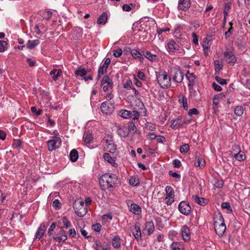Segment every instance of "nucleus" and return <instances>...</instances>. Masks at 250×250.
Listing matches in <instances>:
<instances>
[{"instance_id":"1","label":"nucleus","mask_w":250,"mask_h":250,"mask_svg":"<svg viewBox=\"0 0 250 250\" xmlns=\"http://www.w3.org/2000/svg\"><path fill=\"white\" fill-rule=\"evenodd\" d=\"M118 177L115 174L105 173L99 179V184L103 188L113 187L114 185L117 183Z\"/></svg>"},{"instance_id":"2","label":"nucleus","mask_w":250,"mask_h":250,"mask_svg":"<svg viewBox=\"0 0 250 250\" xmlns=\"http://www.w3.org/2000/svg\"><path fill=\"white\" fill-rule=\"evenodd\" d=\"M213 219L215 232L219 237H222L226 230V225L222 214L220 212L215 214Z\"/></svg>"},{"instance_id":"3","label":"nucleus","mask_w":250,"mask_h":250,"mask_svg":"<svg viewBox=\"0 0 250 250\" xmlns=\"http://www.w3.org/2000/svg\"><path fill=\"white\" fill-rule=\"evenodd\" d=\"M157 82L163 88H167L171 85V78L165 71L156 73Z\"/></svg>"},{"instance_id":"4","label":"nucleus","mask_w":250,"mask_h":250,"mask_svg":"<svg viewBox=\"0 0 250 250\" xmlns=\"http://www.w3.org/2000/svg\"><path fill=\"white\" fill-rule=\"evenodd\" d=\"M73 208L78 216L83 217L87 212V208L84 205V202L80 200H75L73 203Z\"/></svg>"},{"instance_id":"5","label":"nucleus","mask_w":250,"mask_h":250,"mask_svg":"<svg viewBox=\"0 0 250 250\" xmlns=\"http://www.w3.org/2000/svg\"><path fill=\"white\" fill-rule=\"evenodd\" d=\"M119 115L125 119H130L132 118V121H138L140 116L138 111L133 110L132 111L125 109H122L119 111Z\"/></svg>"},{"instance_id":"6","label":"nucleus","mask_w":250,"mask_h":250,"mask_svg":"<svg viewBox=\"0 0 250 250\" xmlns=\"http://www.w3.org/2000/svg\"><path fill=\"white\" fill-rule=\"evenodd\" d=\"M190 123L189 120H187L185 118L179 116L177 119L174 120L171 124L170 127L174 129H177L186 124Z\"/></svg>"},{"instance_id":"7","label":"nucleus","mask_w":250,"mask_h":250,"mask_svg":"<svg viewBox=\"0 0 250 250\" xmlns=\"http://www.w3.org/2000/svg\"><path fill=\"white\" fill-rule=\"evenodd\" d=\"M62 141L59 137H53V139L47 142L48 150L52 151L59 148L61 144Z\"/></svg>"},{"instance_id":"8","label":"nucleus","mask_w":250,"mask_h":250,"mask_svg":"<svg viewBox=\"0 0 250 250\" xmlns=\"http://www.w3.org/2000/svg\"><path fill=\"white\" fill-rule=\"evenodd\" d=\"M178 209L183 214L188 215L191 211V208L189 203L187 201H183L180 203L178 205Z\"/></svg>"},{"instance_id":"9","label":"nucleus","mask_w":250,"mask_h":250,"mask_svg":"<svg viewBox=\"0 0 250 250\" xmlns=\"http://www.w3.org/2000/svg\"><path fill=\"white\" fill-rule=\"evenodd\" d=\"M101 109L103 113L110 114L114 110V104L107 101L104 102L101 105Z\"/></svg>"},{"instance_id":"10","label":"nucleus","mask_w":250,"mask_h":250,"mask_svg":"<svg viewBox=\"0 0 250 250\" xmlns=\"http://www.w3.org/2000/svg\"><path fill=\"white\" fill-rule=\"evenodd\" d=\"M224 58L225 61L231 65H233L236 61V57L231 51L224 52Z\"/></svg>"},{"instance_id":"11","label":"nucleus","mask_w":250,"mask_h":250,"mask_svg":"<svg viewBox=\"0 0 250 250\" xmlns=\"http://www.w3.org/2000/svg\"><path fill=\"white\" fill-rule=\"evenodd\" d=\"M180 49H182L173 40L168 42L167 43V50L169 52L178 54L181 53Z\"/></svg>"},{"instance_id":"12","label":"nucleus","mask_w":250,"mask_h":250,"mask_svg":"<svg viewBox=\"0 0 250 250\" xmlns=\"http://www.w3.org/2000/svg\"><path fill=\"white\" fill-rule=\"evenodd\" d=\"M184 76V73L179 68H176L172 78L173 81L176 83H181L183 80Z\"/></svg>"},{"instance_id":"13","label":"nucleus","mask_w":250,"mask_h":250,"mask_svg":"<svg viewBox=\"0 0 250 250\" xmlns=\"http://www.w3.org/2000/svg\"><path fill=\"white\" fill-rule=\"evenodd\" d=\"M182 236L185 242H188L190 239V232L189 229L186 225H184L181 229Z\"/></svg>"},{"instance_id":"14","label":"nucleus","mask_w":250,"mask_h":250,"mask_svg":"<svg viewBox=\"0 0 250 250\" xmlns=\"http://www.w3.org/2000/svg\"><path fill=\"white\" fill-rule=\"evenodd\" d=\"M190 0H179L178 9L179 10L186 11L190 6Z\"/></svg>"},{"instance_id":"15","label":"nucleus","mask_w":250,"mask_h":250,"mask_svg":"<svg viewBox=\"0 0 250 250\" xmlns=\"http://www.w3.org/2000/svg\"><path fill=\"white\" fill-rule=\"evenodd\" d=\"M105 145L107 150L110 153H114L116 150V145L115 144L111 137L105 140Z\"/></svg>"},{"instance_id":"16","label":"nucleus","mask_w":250,"mask_h":250,"mask_svg":"<svg viewBox=\"0 0 250 250\" xmlns=\"http://www.w3.org/2000/svg\"><path fill=\"white\" fill-rule=\"evenodd\" d=\"M127 205L129 208V211L133 214L138 215L141 213L142 209L139 205L132 203L129 204V202L127 203Z\"/></svg>"},{"instance_id":"17","label":"nucleus","mask_w":250,"mask_h":250,"mask_svg":"<svg viewBox=\"0 0 250 250\" xmlns=\"http://www.w3.org/2000/svg\"><path fill=\"white\" fill-rule=\"evenodd\" d=\"M103 158L105 161L110 164L112 166L114 167H118V165L116 163V157H112L109 153H104L103 155Z\"/></svg>"},{"instance_id":"18","label":"nucleus","mask_w":250,"mask_h":250,"mask_svg":"<svg viewBox=\"0 0 250 250\" xmlns=\"http://www.w3.org/2000/svg\"><path fill=\"white\" fill-rule=\"evenodd\" d=\"M52 237L54 240L58 243L65 242L67 239V235H66L65 232H64V233H54Z\"/></svg>"},{"instance_id":"19","label":"nucleus","mask_w":250,"mask_h":250,"mask_svg":"<svg viewBox=\"0 0 250 250\" xmlns=\"http://www.w3.org/2000/svg\"><path fill=\"white\" fill-rule=\"evenodd\" d=\"M46 229V226L45 224L43 223H42L40 226L38 228L36 234V239L40 240L41 237L43 235Z\"/></svg>"},{"instance_id":"20","label":"nucleus","mask_w":250,"mask_h":250,"mask_svg":"<svg viewBox=\"0 0 250 250\" xmlns=\"http://www.w3.org/2000/svg\"><path fill=\"white\" fill-rule=\"evenodd\" d=\"M186 76L188 81V86L189 89V90H192V87L195 83V76L194 75L193 73H190L189 71H188L186 74Z\"/></svg>"},{"instance_id":"21","label":"nucleus","mask_w":250,"mask_h":250,"mask_svg":"<svg viewBox=\"0 0 250 250\" xmlns=\"http://www.w3.org/2000/svg\"><path fill=\"white\" fill-rule=\"evenodd\" d=\"M143 55L152 62H156L158 60V57L156 55L151 54L149 51L144 50L142 51Z\"/></svg>"},{"instance_id":"22","label":"nucleus","mask_w":250,"mask_h":250,"mask_svg":"<svg viewBox=\"0 0 250 250\" xmlns=\"http://www.w3.org/2000/svg\"><path fill=\"white\" fill-rule=\"evenodd\" d=\"M134 231H133L132 233L135 239L139 241L141 240L142 239L141 237V232L140 229L139 224L138 223L135 224L134 226Z\"/></svg>"},{"instance_id":"23","label":"nucleus","mask_w":250,"mask_h":250,"mask_svg":"<svg viewBox=\"0 0 250 250\" xmlns=\"http://www.w3.org/2000/svg\"><path fill=\"white\" fill-rule=\"evenodd\" d=\"M234 147L238 151V153H236L233 154L234 158L238 161L243 160L245 159L246 156L244 153L241 151L240 147L237 145H235Z\"/></svg>"},{"instance_id":"24","label":"nucleus","mask_w":250,"mask_h":250,"mask_svg":"<svg viewBox=\"0 0 250 250\" xmlns=\"http://www.w3.org/2000/svg\"><path fill=\"white\" fill-rule=\"evenodd\" d=\"M154 225L152 221L147 222L145 224V229L147 230L148 235L152 234L154 230Z\"/></svg>"},{"instance_id":"25","label":"nucleus","mask_w":250,"mask_h":250,"mask_svg":"<svg viewBox=\"0 0 250 250\" xmlns=\"http://www.w3.org/2000/svg\"><path fill=\"white\" fill-rule=\"evenodd\" d=\"M122 240L118 235H115L112 241V245L115 248H119L121 246Z\"/></svg>"},{"instance_id":"26","label":"nucleus","mask_w":250,"mask_h":250,"mask_svg":"<svg viewBox=\"0 0 250 250\" xmlns=\"http://www.w3.org/2000/svg\"><path fill=\"white\" fill-rule=\"evenodd\" d=\"M40 42L39 40H35L33 41L29 40L26 43V47L28 49H32L34 48L37 45L39 44Z\"/></svg>"},{"instance_id":"27","label":"nucleus","mask_w":250,"mask_h":250,"mask_svg":"<svg viewBox=\"0 0 250 250\" xmlns=\"http://www.w3.org/2000/svg\"><path fill=\"white\" fill-rule=\"evenodd\" d=\"M107 20V14L106 13H103L99 16L97 21L98 24H104Z\"/></svg>"},{"instance_id":"28","label":"nucleus","mask_w":250,"mask_h":250,"mask_svg":"<svg viewBox=\"0 0 250 250\" xmlns=\"http://www.w3.org/2000/svg\"><path fill=\"white\" fill-rule=\"evenodd\" d=\"M130 52L134 59H139L140 61L142 62V60L144 59V58L142 57L143 54H142V53L136 49H132L130 51Z\"/></svg>"},{"instance_id":"29","label":"nucleus","mask_w":250,"mask_h":250,"mask_svg":"<svg viewBox=\"0 0 250 250\" xmlns=\"http://www.w3.org/2000/svg\"><path fill=\"white\" fill-rule=\"evenodd\" d=\"M69 158L72 162H76L79 158L78 151L75 149H72L70 152Z\"/></svg>"},{"instance_id":"30","label":"nucleus","mask_w":250,"mask_h":250,"mask_svg":"<svg viewBox=\"0 0 250 250\" xmlns=\"http://www.w3.org/2000/svg\"><path fill=\"white\" fill-rule=\"evenodd\" d=\"M104 84H108L110 86H113V82L107 75L104 76L101 81V85H104Z\"/></svg>"},{"instance_id":"31","label":"nucleus","mask_w":250,"mask_h":250,"mask_svg":"<svg viewBox=\"0 0 250 250\" xmlns=\"http://www.w3.org/2000/svg\"><path fill=\"white\" fill-rule=\"evenodd\" d=\"M87 74V70L86 69L82 66H80L75 71V74L76 76H80L81 77H83Z\"/></svg>"},{"instance_id":"32","label":"nucleus","mask_w":250,"mask_h":250,"mask_svg":"<svg viewBox=\"0 0 250 250\" xmlns=\"http://www.w3.org/2000/svg\"><path fill=\"white\" fill-rule=\"evenodd\" d=\"M178 101L179 103L183 104V108L187 110L188 106L187 98L185 96L181 95L179 98Z\"/></svg>"},{"instance_id":"33","label":"nucleus","mask_w":250,"mask_h":250,"mask_svg":"<svg viewBox=\"0 0 250 250\" xmlns=\"http://www.w3.org/2000/svg\"><path fill=\"white\" fill-rule=\"evenodd\" d=\"M166 199H167L168 197H174V192L172 188L170 186H167L166 188Z\"/></svg>"},{"instance_id":"34","label":"nucleus","mask_w":250,"mask_h":250,"mask_svg":"<svg viewBox=\"0 0 250 250\" xmlns=\"http://www.w3.org/2000/svg\"><path fill=\"white\" fill-rule=\"evenodd\" d=\"M62 223L66 229H68L71 227V222L67 219L66 217H62L59 222V224Z\"/></svg>"},{"instance_id":"35","label":"nucleus","mask_w":250,"mask_h":250,"mask_svg":"<svg viewBox=\"0 0 250 250\" xmlns=\"http://www.w3.org/2000/svg\"><path fill=\"white\" fill-rule=\"evenodd\" d=\"M83 139L85 143L90 144L93 140V137L91 134L87 132L84 134Z\"/></svg>"},{"instance_id":"36","label":"nucleus","mask_w":250,"mask_h":250,"mask_svg":"<svg viewBox=\"0 0 250 250\" xmlns=\"http://www.w3.org/2000/svg\"><path fill=\"white\" fill-rule=\"evenodd\" d=\"M172 250H184L183 247L177 242H173L170 246Z\"/></svg>"},{"instance_id":"37","label":"nucleus","mask_w":250,"mask_h":250,"mask_svg":"<svg viewBox=\"0 0 250 250\" xmlns=\"http://www.w3.org/2000/svg\"><path fill=\"white\" fill-rule=\"evenodd\" d=\"M231 4L230 3H225L223 13L224 14V21L226 20V17L228 15V11H229V9L230 8Z\"/></svg>"},{"instance_id":"38","label":"nucleus","mask_w":250,"mask_h":250,"mask_svg":"<svg viewBox=\"0 0 250 250\" xmlns=\"http://www.w3.org/2000/svg\"><path fill=\"white\" fill-rule=\"evenodd\" d=\"M118 134L121 136L125 137L128 135V132L126 131L125 127H120L118 130Z\"/></svg>"},{"instance_id":"39","label":"nucleus","mask_w":250,"mask_h":250,"mask_svg":"<svg viewBox=\"0 0 250 250\" xmlns=\"http://www.w3.org/2000/svg\"><path fill=\"white\" fill-rule=\"evenodd\" d=\"M52 16V12L50 10L44 11L42 13V17L44 19L49 20Z\"/></svg>"},{"instance_id":"40","label":"nucleus","mask_w":250,"mask_h":250,"mask_svg":"<svg viewBox=\"0 0 250 250\" xmlns=\"http://www.w3.org/2000/svg\"><path fill=\"white\" fill-rule=\"evenodd\" d=\"M243 108L242 106H237L234 109V113L238 116H241L243 113Z\"/></svg>"},{"instance_id":"41","label":"nucleus","mask_w":250,"mask_h":250,"mask_svg":"<svg viewBox=\"0 0 250 250\" xmlns=\"http://www.w3.org/2000/svg\"><path fill=\"white\" fill-rule=\"evenodd\" d=\"M129 184L132 186H136L139 183L138 178L135 177H131L129 181Z\"/></svg>"},{"instance_id":"42","label":"nucleus","mask_w":250,"mask_h":250,"mask_svg":"<svg viewBox=\"0 0 250 250\" xmlns=\"http://www.w3.org/2000/svg\"><path fill=\"white\" fill-rule=\"evenodd\" d=\"M135 122L134 121H132L128 126V130L133 133H135L137 131V127L135 125Z\"/></svg>"},{"instance_id":"43","label":"nucleus","mask_w":250,"mask_h":250,"mask_svg":"<svg viewBox=\"0 0 250 250\" xmlns=\"http://www.w3.org/2000/svg\"><path fill=\"white\" fill-rule=\"evenodd\" d=\"M56 226V224L55 223H52L51 225L50 226L47 232V234L49 236H53L54 235L53 231L55 229Z\"/></svg>"},{"instance_id":"44","label":"nucleus","mask_w":250,"mask_h":250,"mask_svg":"<svg viewBox=\"0 0 250 250\" xmlns=\"http://www.w3.org/2000/svg\"><path fill=\"white\" fill-rule=\"evenodd\" d=\"M189 150V146L188 144L182 145L180 149V152L182 153H187Z\"/></svg>"},{"instance_id":"45","label":"nucleus","mask_w":250,"mask_h":250,"mask_svg":"<svg viewBox=\"0 0 250 250\" xmlns=\"http://www.w3.org/2000/svg\"><path fill=\"white\" fill-rule=\"evenodd\" d=\"M215 79L217 82L221 85H224L227 83L226 80L222 79L219 76H216L215 77Z\"/></svg>"},{"instance_id":"46","label":"nucleus","mask_w":250,"mask_h":250,"mask_svg":"<svg viewBox=\"0 0 250 250\" xmlns=\"http://www.w3.org/2000/svg\"><path fill=\"white\" fill-rule=\"evenodd\" d=\"M192 198L195 202L197 203L199 205H202V201H203V198H199L197 195H193Z\"/></svg>"},{"instance_id":"47","label":"nucleus","mask_w":250,"mask_h":250,"mask_svg":"<svg viewBox=\"0 0 250 250\" xmlns=\"http://www.w3.org/2000/svg\"><path fill=\"white\" fill-rule=\"evenodd\" d=\"M7 45V43L6 41H0V52L4 51Z\"/></svg>"},{"instance_id":"48","label":"nucleus","mask_w":250,"mask_h":250,"mask_svg":"<svg viewBox=\"0 0 250 250\" xmlns=\"http://www.w3.org/2000/svg\"><path fill=\"white\" fill-rule=\"evenodd\" d=\"M122 53L123 51L121 48H118L117 50L113 51V55L116 58L120 57L122 55Z\"/></svg>"},{"instance_id":"49","label":"nucleus","mask_w":250,"mask_h":250,"mask_svg":"<svg viewBox=\"0 0 250 250\" xmlns=\"http://www.w3.org/2000/svg\"><path fill=\"white\" fill-rule=\"evenodd\" d=\"M102 226L99 223H96V224L92 226V229L96 232H100Z\"/></svg>"},{"instance_id":"50","label":"nucleus","mask_w":250,"mask_h":250,"mask_svg":"<svg viewBox=\"0 0 250 250\" xmlns=\"http://www.w3.org/2000/svg\"><path fill=\"white\" fill-rule=\"evenodd\" d=\"M62 71L61 69H58V72L53 75L52 79L54 81H56L58 78L62 75Z\"/></svg>"},{"instance_id":"51","label":"nucleus","mask_w":250,"mask_h":250,"mask_svg":"<svg viewBox=\"0 0 250 250\" xmlns=\"http://www.w3.org/2000/svg\"><path fill=\"white\" fill-rule=\"evenodd\" d=\"M215 70H220L223 68V65L220 63L219 61H215L214 62Z\"/></svg>"},{"instance_id":"52","label":"nucleus","mask_w":250,"mask_h":250,"mask_svg":"<svg viewBox=\"0 0 250 250\" xmlns=\"http://www.w3.org/2000/svg\"><path fill=\"white\" fill-rule=\"evenodd\" d=\"M110 62L111 61L109 58H106L104 60V63L103 64H102V66H103V67H104V68H106L107 69L109 64L110 63Z\"/></svg>"},{"instance_id":"53","label":"nucleus","mask_w":250,"mask_h":250,"mask_svg":"<svg viewBox=\"0 0 250 250\" xmlns=\"http://www.w3.org/2000/svg\"><path fill=\"white\" fill-rule=\"evenodd\" d=\"M21 142L20 140H16L13 144V147L15 148L19 149L21 147Z\"/></svg>"},{"instance_id":"54","label":"nucleus","mask_w":250,"mask_h":250,"mask_svg":"<svg viewBox=\"0 0 250 250\" xmlns=\"http://www.w3.org/2000/svg\"><path fill=\"white\" fill-rule=\"evenodd\" d=\"M52 206L56 208H61V203L58 199H55L53 202Z\"/></svg>"},{"instance_id":"55","label":"nucleus","mask_w":250,"mask_h":250,"mask_svg":"<svg viewBox=\"0 0 250 250\" xmlns=\"http://www.w3.org/2000/svg\"><path fill=\"white\" fill-rule=\"evenodd\" d=\"M198 113H199L198 110L196 108H193L189 109L188 114L189 116H192L193 115H197Z\"/></svg>"},{"instance_id":"56","label":"nucleus","mask_w":250,"mask_h":250,"mask_svg":"<svg viewBox=\"0 0 250 250\" xmlns=\"http://www.w3.org/2000/svg\"><path fill=\"white\" fill-rule=\"evenodd\" d=\"M106 70L107 69L106 68H104V67H103V66H102V64H101L98 69V73L100 75H103L106 72Z\"/></svg>"},{"instance_id":"57","label":"nucleus","mask_w":250,"mask_h":250,"mask_svg":"<svg viewBox=\"0 0 250 250\" xmlns=\"http://www.w3.org/2000/svg\"><path fill=\"white\" fill-rule=\"evenodd\" d=\"M122 9L124 11L129 12L132 10V7L130 5H128L127 4H124L122 6Z\"/></svg>"},{"instance_id":"58","label":"nucleus","mask_w":250,"mask_h":250,"mask_svg":"<svg viewBox=\"0 0 250 250\" xmlns=\"http://www.w3.org/2000/svg\"><path fill=\"white\" fill-rule=\"evenodd\" d=\"M68 234L70 237L74 238L76 235V232L74 229H71L68 230Z\"/></svg>"},{"instance_id":"59","label":"nucleus","mask_w":250,"mask_h":250,"mask_svg":"<svg viewBox=\"0 0 250 250\" xmlns=\"http://www.w3.org/2000/svg\"><path fill=\"white\" fill-rule=\"evenodd\" d=\"M212 85L215 91H221L222 89V87L218 84H216L215 83H212Z\"/></svg>"},{"instance_id":"60","label":"nucleus","mask_w":250,"mask_h":250,"mask_svg":"<svg viewBox=\"0 0 250 250\" xmlns=\"http://www.w3.org/2000/svg\"><path fill=\"white\" fill-rule=\"evenodd\" d=\"M173 165L175 167L179 168L181 166V163L178 159H175L173 161Z\"/></svg>"},{"instance_id":"61","label":"nucleus","mask_w":250,"mask_h":250,"mask_svg":"<svg viewBox=\"0 0 250 250\" xmlns=\"http://www.w3.org/2000/svg\"><path fill=\"white\" fill-rule=\"evenodd\" d=\"M26 61L28 62L29 66L30 67H33L35 66L36 64V62L35 61H33L30 58H28Z\"/></svg>"},{"instance_id":"62","label":"nucleus","mask_w":250,"mask_h":250,"mask_svg":"<svg viewBox=\"0 0 250 250\" xmlns=\"http://www.w3.org/2000/svg\"><path fill=\"white\" fill-rule=\"evenodd\" d=\"M169 174L172 177L176 178L177 179H180L181 177V176L180 174H178L176 172H172V171H170L169 172Z\"/></svg>"},{"instance_id":"63","label":"nucleus","mask_w":250,"mask_h":250,"mask_svg":"<svg viewBox=\"0 0 250 250\" xmlns=\"http://www.w3.org/2000/svg\"><path fill=\"white\" fill-rule=\"evenodd\" d=\"M177 234V233L174 230H171L168 233L169 238L173 239Z\"/></svg>"},{"instance_id":"64","label":"nucleus","mask_w":250,"mask_h":250,"mask_svg":"<svg viewBox=\"0 0 250 250\" xmlns=\"http://www.w3.org/2000/svg\"><path fill=\"white\" fill-rule=\"evenodd\" d=\"M157 141L159 143H164L166 142V138L161 135H158L156 138Z\"/></svg>"}]
</instances>
